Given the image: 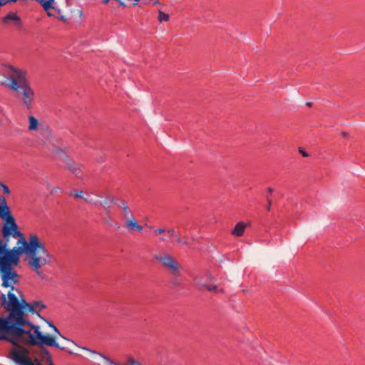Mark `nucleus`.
<instances>
[{
	"label": "nucleus",
	"mask_w": 365,
	"mask_h": 365,
	"mask_svg": "<svg viewBox=\"0 0 365 365\" xmlns=\"http://www.w3.org/2000/svg\"><path fill=\"white\" fill-rule=\"evenodd\" d=\"M4 250L0 247V276L4 287H10L11 292L15 289L14 284L19 282V275L13 266L19 264V262H14L10 257L3 255Z\"/></svg>",
	"instance_id": "20e7f679"
},
{
	"label": "nucleus",
	"mask_w": 365,
	"mask_h": 365,
	"mask_svg": "<svg viewBox=\"0 0 365 365\" xmlns=\"http://www.w3.org/2000/svg\"><path fill=\"white\" fill-rule=\"evenodd\" d=\"M165 240H165V238H164V237H160V242H164V241H165Z\"/></svg>",
	"instance_id": "a19ab883"
},
{
	"label": "nucleus",
	"mask_w": 365,
	"mask_h": 365,
	"mask_svg": "<svg viewBox=\"0 0 365 365\" xmlns=\"http://www.w3.org/2000/svg\"><path fill=\"white\" fill-rule=\"evenodd\" d=\"M167 233L172 236V237H174L175 238H176V240H177V242L178 243H181L182 242V238L180 237V235H179L174 229H168L167 230Z\"/></svg>",
	"instance_id": "aec40b11"
},
{
	"label": "nucleus",
	"mask_w": 365,
	"mask_h": 365,
	"mask_svg": "<svg viewBox=\"0 0 365 365\" xmlns=\"http://www.w3.org/2000/svg\"><path fill=\"white\" fill-rule=\"evenodd\" d=\"M299 152L302 154V155L303 157H308L309 156V154L305 150H304L302 148H299Z\"/></svg>",
	"instance_id": "c756f323"
},
{
	"label": "nucleus",
	"mask_w": 365,
	"mask_h": 365,
	"mask_svg": "<svg viewBox=\"0 0 365 365\" xmlns=\"http://www.w3.org/2000/svg\"><path fill=\"white\" fill-rule=\"evenodd\" d=\"M194 240H195V239H194L193 237H192V238H191V241H192V242H193Z\"/></svg>",
	"instance_id": "09e8293b"
},
{
	"label": "nucleus",
	"mask_w": 365,
	"mask_h": 365,
	"mask_svg": "<svg viewBox=\"0 0 365 365\" xmlns=\"http://www.w3.org/2000/svg\"><path fill=\"white\" fill-rule=\"evenodd\" d=\"M81 165L80 164L75 163L69 159L67 160L66 168L78 178L81 176Z\"/></svg>",
	"instance_id": "1a4fd4ad"
},
{
	"label": "nucleus",
	"mask_w": 365,
	"mask_h": 365,
	"mask_svg": "<svg viewBox=\"0 0 365 365\" xmlns=\"http://www.w3.org/2000/svg\"><path fill=\"white\" fill-rule=\"evenodd\" d=\"M41 5L43 6L45 11H48L50 9L53 7V3L54 0H38Z\"/></svg>",
	"instance_id": "dca6fc26"
},
{
	"label": "nucleus",
	"mask_w": 365,
	"mask_h": 365,
	"mask_svg": "<svg viewBox=\"0 0 365 365\" xmlns=\"http://www.w3.org/2000/svg\"><path fill=\"white\" fill-rule=\"evenodd\" d=\"M267 210L269 211L271 209L272 200H270L269 196H267Z\"/></svg>",
	"instance_id": "c85d7f7f"
},
{
	"label": "nucleus",
	"mask_w": 365,
	"mask_h": 365,
	"mask_svg": "<svg viewBox=\"0 0 365 365\" xmlns=\"http://www.w3.org/2000/svg\"><path fill=\"white\" fill-rule=\"evenodd\" d=\"M170 19V16L168 14L163 12L161 10L158 11V20L162 21H168Z\"/></svg>",
	"instance_id": "412c9836"
},
{
	"label": "nucleus",
	"mask_w": 365,
	"mask_h": 365,
	"mask_svg": "<svg viewBox=\"0 0 365 365\" xmlns=\"http://www.w3.org/2000/svg\"><path fill=\"white\" fill-rule=\"evenodd\" d=\"M246 225L243 222H239L232 231V235L236 237H241L245 232Z\"/></svg>",
	"instance_id": "9b49d317"
},
{
	"label": "nucleus",
	"mask_w": 365,
	"mask_h": 365,
	"mask_svg": "<svg viewBox=\"0 0 365 365\" xmlns=\"http://www.w3.org/2000/svg\"><path fill=\"white\" fill-rule=\"evenodd\" d=\"M8 2H9V0H0V6L6 5Z\"/></svg>",
	"instance_id": "72a5a7b5"
},
{
	"label": "nucleus",
	"mask_w": 365,
	"mask_h": 365,
	"mask_svg": "<svg viewBox=\"0 0 365 365\" xmlns=\"http://www.w3.org/2000/svg\"><path fill=\"white\" fill-rule=\"evenodd\" d=\"M98 205L104 207L106 210H108L110 208L108 201L106 199L103 201H99Z\"/></svg>",
	"instance_id": "b1692460"
},
{
	"label": "nucleus",
	"mask_w": 365,
	"mask_h": 365,
	"mask_svg": "<svg viewBox=\"0 0 365 365\" xmlns=\"http://www.w3.org/2000/svg\"><path fill=\"white\" fill-rule=\"evenodd\" d=\"M128 365H141L140 363L137 362L132 357H128Z\"/></svg>",
	"instance_id": "a878e982"
},
{
	"label": "nucleus",
	"mask_w": 365,
	"mask_h": 365,
	"mask_svg": "<svg viewBox=\"0 0 365 365\" xmlns=\"http://www.w3.org/2000/svg\"><path fill=\"white\" fill-rule=\"evenodd\" d=\"M17 0H9V1H11V2H16Z\"/></svg>",
	"instance_id": "49530a36"
},
{
	"label": "nucleus",
	"mask_w": 365,
	"mask_h": 365,
	"mask_svg": "<svg viewBox=\"0 0 365 365\" xmlns=\"http://www.w3.org/2000/svg\"><path fill=\"white\" fill-rule=\"evenodd\" d=\"M341 135H342L343 137H347V136H348V133H346V132H342V133H341Z\"/></svg>",
	"instance_id": "58836bf2"
},
{
	"label": "nucleus",
	"mask_w": 365,
	"mask_h": 365,
	"mask_svg": "<svg viewBox=\"0 0 365 365\" xmlns=\"http://www.w3.org/2000/svg\"><path fill=\"white\" fill-rule=\"evenodd\" d=\"M9 216H12L11 215L9 207L7 206V205H0V217L5 220L9 218Z\"/></svg>",
	"instance_id": "ddd939ff"
},
{
	"label": "nucleus",
	"mask_w": 365,
	"mask_h": 365,
	"mask_svg": "<svg viewBox=\"0 0 365 365\" xmlns=\"http://www.w3.org/2000/svg\"><path fill=\"white\" fill-rule=\"evenodd\" d=\"M46 323L48 324V326L50 327H51V329H53L54 332H55V334L54 335H51V336H56V339L57 338V336H61L62 337L63 339L67 340V339L66 337H64L63 336L61 335V334L60 333V331H58V329H57V327L56 326H54L51 322H48V321H46ZM69 341L72 344H73L74 345L77 346L73 341Z\"/></svg>",
	"instance_id": "2eb2a0df"
},
{
	"label": "nucleus",
	"mask_w": 365,
	"mask_h": 365,
	"mask_svg": "<svg viewBox=\"0 0 365 365\" xmlns=\"http://www.w3.org/2000/svg\"><path fill=\"white\" fill-rule=\"evenodd\" d=\"M58 191H61V189L60 187H56L53 188V189L51 190V194H53V193L57 192H58Z\"/></svg>",
	"instance_id": "7c9ffc66"
},
{
	"label": "nucleus",
	"mask_w": 365,
	"mask_h": 365,
	"mask_svg": "<svg viewBox=\"0 0 365 365\" xmlns=\"http://www.w3.org/2000/svg\"><path fill=\"white\" fill-rule=\"evenodd\" d=\"M135 230L140 232L143 230V227L138 224Z\"/></svg>",
	"instance_id": "f704fd0d"
},
{
	"label": "nucleus",
	"mask_w": 365,
	"mask_h": 365,
	"mask_svg": "<svg viewBox=\"0 0 365 365\" xmlns=\"http://www.w3.org/2000/svg\"><path fill=\"white\" fill-rule=\"evenodd\" d=\"M137 225L138 222L133 217L127 219L125 223V227L130 230H135Z\"/></svg>",
	"instance_id": "f3484780"
},
{
	"label": "nucleus",
	"mask_w": 365,
	"mask_h": 365,
	"mask_svg": "<svg viewBox=\"0 0 365 365\" xmlns=\"http://www.w3.org/2000/svg\"><path fill=\"white\" fill-rule=\"evenodd\" d=\"M19 239L17 241V247L11 250H7L5 244L0 240V247L4 250L3 255L11 257L14 262L20 261V256L25 253L29 257L28 264L31 269L41 279L45 277L41 271V268L47 264H50L53 259L51 254L46 248L36 235H30L27 242L24 237V235L18 236Z\"/></svg>",
	"instance_id": "f03ea898"
},
{
	"label": "nucleus",
	"mask_w": 365,
	"mask_h": 365,
	"mask_svg": "<svg viewBox=\"0 0 365 365\" xmlns=\"http://www.w3.org/2000/svg\"><path fill=\"white\" fill-rule=\"evenodd\" d=\"M45 134H46V135L47 137H51L52 136V134H51V131H50V130L48 128H46L45 130Z\"/></svg>",
	"instance_id": "473e14b6"
},
{
	"label": "nucleus",
	"mask_w": 365,
	"mask_h": 365,
	"mask_svg": "<svg viewBox=\"0 0 365 365\" xmlns=\"http://www.w3.org/2000/svg\"><path fill=\"white\" fill-rule=\"evenodd\" d=\"M47 14L50 16H52L51 13H49L48 11H47Z\"/></svg>",
	"instance_id": "a18cd8bd"
},
{
	"label": "nucleus",
	"mask_w": 365,
	"mask_h": 365,
	"mask_svg": "<svg viewBox=\"0 0 365 365\" xmlns=\"http://www.w3.org/2000/svg\"><path fill=\"white\" fill-rule=\"evenodd\" d=\"M70 195H73L76 198H78V199H83L85 198L84 197V192L83 190H73L72 191L71 193H70Z\"/></svg>",
	"instance_id": "4be33fe9"
},
{
	"label": "nucleus",
	"mask_w": 365,
	"mask_h": 365,
	"mask_svg": "<svg viewBox=\"0 0 365 365\" xmlns=\"http://www.w3.org/2000/svg\"><path fill=\"white\" fill-rule=\"evenodd\" d=\"M0 186L2 187L4 193L8 194V195L10 194V190L7 185H6L5 184H3V183H0Z\"/></svg>",
	"instance_id": "bb28decb"
},
{
	"label": "nucleus",
	"mask_w": 365,
	"mask_h": 365,
	"mask_svg": "<svg viewBox=\"0 0 365 365\" xmlns=\"http://www.w3.org/2000/svg\"><path fill=\"white\" fill-rule=\"evenodd\" d=\"M24 345L26 344L21 343ZM33 346L34 344H32ZM38 349L36 351L37 358L34 360L35 365H53L52 361L51 355L48 350L44 347L45 344H36ZM46 346H47L46 344Z\"/></svg>",
	"instance_id": "6e6552de"
},
{
	"label": "nucleus",
	"mask_w": 365,
	"mask_h": 365,
	"mask_svg": "<svg viewBox=\"0 0 365 365\" xmlns=\"http://www.w3.org/2000/svg\"><path fill=\"white\" fill-rule=\"evenodd\" d=\"M181 244H182L183 245L187 246L188 245V241L187 240H185L184 241L182 240Z\"/></svg>",
	"instance_id": "c9c22d12"
},
{
	"label": "nucleus",
	"mask_w": 365,
	"mask_h": 365,
	"mask_svg": "<svg viewBox=\"0 0 365 365\" xmlns=\"http://www.w3.org/2000/svg\"><path fill=\"white\" fill-rule=\"evenodd\" d=\"M9 68L13 73L10 78L9 87L11 90L19 93L23 106L28 110H31L33 107L35 93L26 80V71L13 66H9Z\"/></svg>",
	"instance_id": "7ed1b4c3"
},
{
	"label": "nucleus",
	"mask_w": 365,
	"mask_h": 365,
	"mask_svg": "<svg viewBox=\"0 0 365 365\" xmlns=\"http://www.w3.org/2000/svg\"><path fill=\"white\" fill-rule=\"evenodd\" d=\"M8 300L6 295L2 294V305L9 312L7 318L0 317V340L6 339L13 345L16 343L26 344H46L48 346H55L61 350L66 347L61 346L56 341V336L43 334L39 330V327L30 323L26 314H34L36 310L46 308L41 301H35L27 303L25 299L19 300L16 294L9 292Z\"/></svg>",
	"instance_id": "f257e3e1"
},
{
	"label": "nucleus",
	"mask_w": 365,
	"mask_h": 365,
	"mask_svg": "<svg viewBox=\"0 0 365 365\" xmlns=\"http://www.w3.org/2000/svg\"><path fill=\"white\" fill-rule=\"evenodd\" d=\"M28 120H29L28 130L30 131L37 130V129L38 128V125H39L38 119L33 115H29Z\"/></svg>",
	"instance_id": "f8f14e48"
},
{
	"label": "nucleus",
	"mask_w": 365,
	"mask_h": 365,
	"mask_svg": "<svg viewBox=\"0 0 365 365\" xmlns=\"http://www.w3.org/2000/svg\"><path fill=\"white\" fill-rule=\"evenodd\" d=\"M204 288L208 291H217V290L216 285L208 284L207 283V286H205Z\"/></svg>",
	"instance_id": "393cba45"
},
{
	"label": "nucleus",
	"mask_w": 365,
	"mask_h": 365,
	"mask_svg": "<svg viewBox=\"0 0 365 365\" xmlns=\"http://www.w3.org/2000/svg\"><path fill=\"white\" fill-rule=\"evenodd\" d=\"M1 233L4 238L7 241L9 237L15 238L16 236L21 235V232L18 230V226L13 216H9V218L5 220V224L2 227Z\"/></svg>",
	"instance_id": "0eeeda50"
},
{
	"label": "nucleus",
	"mask_w": 365,
	"mask_h": 365,
	"mask_svg": "<svg viewBox=\"0 0 365 365\" xmlns=\"http://www.w3.org/2000/svg\"><path fill=\"white\" fill-rule=\"evenodd\" d=\"M81 349L90 352L93 355L100 356L104 361L103 365H120L117 363H115L111 359H110L109 357H108L107 356H106L101 353L97 352L94 350L89 349L86 347H81Z\"/></svg>",
	"instance_id": "9d476101"
},
{
	"label": "nucleus",
	"mask_w": 365,
	"mask_h": 365,
	"mask_svg": "<svg viewBox=\"0 0 365 365\" xmlns=\"http://www.w3.org/2000/svg\"><path fill=\"white\" fill-rule=\"evenodd\" d=\"M110 201L111 202L116 203V202L115 201V200H114V198H113V197H110Z\"/></svg>",
	"instance_id": "ea45409f"
},
{
	"label": "nucleus",
	"mask_w": 365,
	"mask_h": 365,
	"mask_svg": "<svg viewBox=\"0 0 365 365\" xmlns=\"http://www.w3.org/2000/svg\"><path fill=\"white\" fill-rule=\"evenodd\" d=\"M155 4H159V1L158 0L155 1L154 2Z\"/></svg>",
	"instance_id": "c03bdc74"
},
{
	"label": "nucleus",
	"mask_w": 365,
	"mask_h": 365,
	"mask_svg": "<svg viewBox=\"0 0 365 365\" xmlns=\"http://www.w3.org/2000/svg\"><path fill=\"white\" fill-rule=\"evenodd\" d=\"M29 350L24 346L19 345H14V348L11 349L10 354L11 359L19 365H35L31 358L29 356Z\"/></svg>",
	"instance_id": "423d86ee"
},
{
	"label": "nucleus",
	"mask_w": 365,
	"mask_h": 365,
	"mask_svg": "<svg viewBox=\"0 0 365 365\" xmlns=\"http://www.w3.org/2000/svg\"><path fill=\"white\" fill-rule=\"evenodd\" d=\"M40 143H41V145H44V144H45V143H44L43 141L41 142Z\"/></svg>",
	"instance_id": "de8ad7c7"
},
{
	"label": "nucleus",
	"mask_w": 365,
	"mask_h": 365,
	"mask_svg": "<svg viewBox=\"0 0 365 365\" xmlns=\"http://www.w3.org/2000/svg\"><path fill=\"white\" fill-rule=\"evenodd\" d=\"M121 206L124 211V217L126 220L133 217L131 210H130L128 206L125 204V202H122Z\"/></svg>",
	"instance_id": "a211bd4d"
},
{
	"label": "nucleus",
	"mask_w": 365,
	"mask_h": 365,
	"mask_svg": "<svg viewBox=\"0 0 365 365\" xmlns=\"http://www.w3.org/2000/svg\"><path fill=\"white\" fill-rule=\"evenodd\" d=\"M78 12H79V16H81L83 15L82 11L80 10V11H78Z\"/></svg>",
	"instance_id": "79ce46f5"
},
{
	"label": "nucleus",
	"mask_w": 365,
	"mask_h": 365,
	"mask_svg": "<svg viewBox=\"0 0 365 365\" xmlns=\"http://www.w3.org/2000/svg\"><path fill=\"white\" fill-rule=\"evenodd\" d=\"M196 285L199 287V289H203L205 286H207V283L203 281V279L201 276H197L194 279Z\"/></svg>",
	"instance_id": "6ab92c4d"
},
{
	"label": "nucleus",
	"mask_w": 365,
	"mask_h": 365,
	"mask_svg": "<svg viewBox=\"0 0 365 365\" xmlns=\"http://www.w3.org/2000/svg\"><path fill=\"white\" fill-rule=\"evenodd\" d=\"M84 200L91 204V205H93V206H97L98 205V203H99V201L98 200H95L94 198L93 197H91L89 195H87V197H86L84 198Z\"/></svg>",
	"instance_id": "5701e85b"
},
{
	"label": "nucleus",
	"mask_w": 365,
	"mask_h": 365,
	"mask_svg": "<svg viewBox=\"0 0 365 365\" xmlns=\"http://www.w3.org/2000/svg\"><path fill=\"white\" fill-rule=\"evenodd\" d=\"M153 258L155 261L160 262L173 277V285L179 286L181 282L178 277L180 276L182 267L173 255L167 252L156 254L154 255Z\"/></svg>",
	"instance_id": "39448f33"
},
{
	"label": "nucleus",
	"mask_w": 365,
	"mask_h": 365,
	"mask_svg": "<svg viewBox=\"0 0 365 365\" xmlns=\"http://www.w3.org/2000/svg\"><path fill=\"white\" fill-rule=\"evenodd\" d=\"M307 105L308 106L311 107V106H312V103H310V102L307 103Z\"/></svg>",
	"instance_id": "37998d69"
},
{
	"label": "nucleus",
	"mask_w": 365,
	"mask_h": 365,
	"mask_svg": "<svg viewBox=\"0 0 365 365\" xmlns=\"http://www.w3.org/2000/svg\"><path fill=\"white\" fill-rule=\"evenodd\" d=\"M154 232L155 234H163V233L167 232V230H165V229L159 228V229H155L154 230Z\"/></svg>",
	"instance_id": "cd10ccee"
},
{
	"label": "nucleus",
	"mask_w": 365,
	"mask_h": 365,
	"mask_svg": "<svg viewBox=\"0 0 365 365\" xmlns=\"http://www.w3.org/2000/svg\"><path fill=\"white\" fill-rule=\"evenodd\" d=\"M267 191H268L269 193H272V192H273V191H274V190H273V188H272V187H268V188H267Z\"/></svg>",
	"instance_id": "4c0bfd02"
},
{
	"label": "nucleus",
	"mask_w": 365,
	"mask_h": 365,
	"mask_svg": "<svg viewBox=\"0 0 365 365\" xmlns=\"http://www.w3.org/2000/svg\"><path fill=\"white\" fill-rule=\"evenodd\" d=\"M0 202H1V205H6V199L4 197H0Z\"/></svg>",
	"instance_id": "2f4dec72"
},
{
	"label": "nucleus",
	"mask_w": 365,
	"mask_h": 365,
	"mask_svg": "<svg viewBox=\"0 0 365 365\" xmlns=\"http://www.w3.org/2000/svg\"><path fill=\"white\" fill-rule=\"evenodd\" d=\"M140 0H133V5L135 6L138 4Z\"/></svg>",
	"instance_id": "e433bc0d"
},
{
	"label": "nucleus",
	"mask_w": 365,
	"mask_h": 365,
	"mask_svg": "<svg viewBox=\"0 0 365 365\" xmlns=\"http://www.w3.org/2000/svg\"><path fill=\"white\" fill-rule=\"evenodd\" d=\"M10 21L20 22L21 19L16 14L9 13L6 16L4 17L3 21L5 24H8Z\"/></svg>",
	"instance_id": "4468645a"
}]
</instances>
